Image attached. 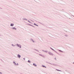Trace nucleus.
<instances>
[{
    "mask_svg": "<svg viewBox=\"0 0 74 74\" xmlns=\"http://www.w3.org/2000/svg\"><path fill=\"white\" fill-rule=\"evenodd\" d=\"M48 53L49 54V55H52V56H53V53H51L49 52Z\"/></svg>",
    "mask_w": 74,
    "mask_h": 74,
    "instance_id": "nucleus-1",
    "label": "nucleus"
},
{
    "mask_svg": "<svg viewBox=\"0 0 74 74\" xmlns=\"http://www.w3.org/2000/svg\"><path fill=\"white\" fill-rule=\"evenodd\" d=\"M56 70H57V71H61V72H62V71L60 70H59V69H56Z\"/></svg>",
    "mask_w": 74,
    "mask_h": 74,
    "instance_id": "nucleus-2",
    "label": "nucleus"
},
{
    "mask_svg": "<svg viewBox=\"0 0 74 74\" xmlns=\"http://www.w3.org/2000/svg\"><path fill=\"white\" fill-rule=\"evenodd\" d=\"M42 66L43 67H45V68H47V67L44 65H42Z\"/></svg>",
    "mask_w": 74,
    "mask_h": 74,
    "instance_id": "nucleus-3",
    "label": "nucleus"
},
{
    "mask_svg": "<svg viewBox=\"0 0 74 74\" xmlns=\"http://www.w3.org/2000/svg\"><path fill=\"white\" fill-rule=\"evenodd\" d=\"M18 57V58H21V56H20L19 55H18L17 56Z\"/></svg>",
    "mask_w": 74,
    "mask_h": 74,
    "instance_id": "nucleus-4",
    "label": "nucleus"
},
{
    "mask_svg": "<svg viewBox=\"0 0 74 74\" xmlns=\"http://www.w3.org/2000/svg\"><path fill=\"white\" fill-rule=\"evenodd\" d=\"M10 26H14V24H11V25H10Z\"/></svg>",
    "mask_w": 74,
    "mask_h": 74,
    "instance_id": "nucleus-5",
    "label": "nucleus"
},
{
    "mask_svg": "<svg viewBox=\"0 0 74 74\" xmlns=\"http://www.w3.org/2000/svg\"><path fill=\"white\" fill-rule=\"evenodd\" d=\"M12 29H14V30H16V29L15 27L12 28Z\"/></svg>",
    "mask_w": 74,
    "mask_h": 74,
    "instance_id": "nucleus-6",
    "label": "nucleus"
},
{
    "mask_svg": "<svg viewBox=\"0 0 74 74\" xmlns=\"http://www.w3.org/2000/svg\"><path fill=\"white\" fill-rule=\"evenodd\" d=\"M34 25H36V26H38V25H36V24H35V23H34Z\"/></svg>",
    "mask_w": 74,
    "mask_h": 74,
    "instance_id": "nucleus-7",
    "label": "nucleus"
},
{
    "mask_svg": "<svg viewBox=\"0 0 74 74\" xmlns=\"http://www.w3.org/2000/svg\"><path fill=\"white\" fill-rule=\"evenodd\" d=\"M17 47H19V46L20 45L18 44H17Z\"/></svg>",
    "mask_w": 74,
    "mask_h": 74,
    "instance_id": "nucleus-8",
    "label": "nucleus"
},
{
    "mask_svg": "<svg viewBox=\"0 0 74 74\" xmlns=\"http://www.w3.org/2000/svg\"><path fill=\"white\" fill-rule=\"evenodd\" d=\"M28 63H30V60H28Z\"/></svg>",
    "mask_w": 74,
    "mask_h": 74,
    "instance_id": "nucleus-9",
    "label": "nucleus"
},
{
    "mask_svg": "<svg viewBox=\"0 0 74 74\" xmlns=\"http://www.w3.org/2000/svg\"><path fill=\"white\" fill-rule=\"evenodd\" d=\"M19 47L20 48H21V46L20 45L19 46Z\"/></svg>",
    "mask_w": 74,
    "mask_h": 74,
    "instance_id": "nucleus-10",
    "label": "nucleus"
},
{
    "mask_svg": "<svg viewBox=\"0 0 74 74\" xmlns=\"http://www.w3.org/2000/svg\"><path fill=\"white\" fill-rule=\"evenodd\" d=\"M34 66L36 67L37 66V65H34Z\"/></svg>",
    "mask_w": 74,
    "mask_h": 74,
    "instance_id": "nucleus-11",
    "label": "nucleus"
},
{
    "mask_svg": "<svg viewBox=\"0 0 74 74\" xmlns=\"http://www.w3.org/2000/svg\"><path fill=\"white\" fill-rule=\"evenodd\" d=\"M51 48V49H52V50H53V51H54V50H53V49H52Z\"/></svg>",
    "mask_w": 74,
    "mask_h": 74,
    "instance_id": "nucleus-12",
    "label": "nucleus"
},
{
    "mask_svg": "<svg viewBox=\"0 0 74 74\" xmlns=\"http://www.w3.org/2000/svg\"><path fill=\"white\" fill-rule=\"evenodd\" d=\"M0 74H2V73H1V72H0Z\"/></svg>",
    "mask_w": 74,
    "mask_h": 74,
    "instance_id": "nucleus-13",
    "label": "nucleus"
},
{
    "mask_svg": "<svg viewBox=\"0 0 74 74\" xmlns=\"http://www.w3.org/2000/svg\"><path fill=\"white\" fill-rule=\"evenodd\" d=\"M13 63H15V62H13Z\"/></svg>",
    "mask_w": 74,
    "mask_h": 74,
    "instance_id": "nucleus-14",
    "label": "nucleus"
},
{
    "mask_svg": "<svg viewBox=\"0 0 74 74\" xmlns=\"http://www.w3.org/2000/svg\"><path fill=\"white\" fill-rule=\"evenodd\" d=\"M33 65H35V64H33Z\"/></svg>",
    "mask_w": 74,
    "mask_h": 74,
    "instance_id": "nucleus-15",
    "label": "nucleus"
},
{
    "mask_svg": "<svg viewBox=\"0 0 74 74\" xmlns=\"http://www.w3.org/2000/svg\"><path fill=\"white\" fill-rule=\"evenodd\" d=\"M12 46H13V45H12Z\"/></svg>",
    "mask_w": 74,
    "mask_h": 74,
    "instance_id": "nucleus-16",
    "label": "nucleus"
},
{
    "mask_svg": "<svg viewBox=\"0 0 74 74\" xmlns=\"http://www.w3.org/2000/svg\"><path fill=\"white\" fill-rule=\"evenodd\" d=\"M59 51H60V50H59Z\"/></svg>",
    "mask_w": 74,
    "mask_h": 74,
    "instance_id": "nucleus-17",
    "label": "nucleus"
},
{
    "mask_svg": "<svg viewBox=\"0 0 74 74\" xmlns=\"http://www.w3.org/2000/svg\"><path fill=\"white\" fill-rule=\"evenodd\" d=\"M29 22H30L29 21Z\"/></svg>",
    "mask_w": 74,
    "mask_h": 74,
    "instance_id": "nucleus-18",
    "label": "nucleus"
}]
</instances>
